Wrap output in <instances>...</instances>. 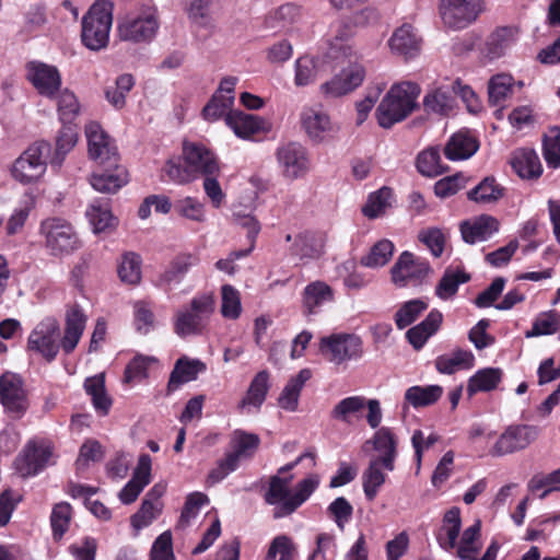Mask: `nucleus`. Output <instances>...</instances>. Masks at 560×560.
<instances>
[{
    "label": "nucleus",
    "mask_w": 560,
    "mask_h": 560,
    "mask_svg": "<svg viewBox=\"0 0 560 560\" xmlns=\"http://www.w3.org/2000/svg\"><path fill=\"white\" fill-rule=\"evenodd\" d=\"M420 92V86L411 81L393 84L376 109L378 125L388 129L406 119L417 108Z\"/></svg>",
    "instance_id": "nucleus-1"
},
{
    "label": "nucleus",
    "mask_w": 560,
    "mask_h": 560,
    "mask_svg": "<svg viewBox=\"0 0 560 560\" xmlns=\"http://www.w3.org/2000/svg\"><path fill=\"white\" fill-rule=\"evenodd\" d=\"M213 293H202L194 296L189 307L179 310L174 317V331L180 338L201 335L210 316L214 312Z\"/></svg>",
    "instance_id": "nucleus-2"
},
{
    "label": "nucleus",
    "mask_w": 560,
    "mask_h": 560,
    "mask_svg": "<svg viewBox=\"0 0 560 560\" xmlns=\"http://www.w3.org/2000/svg\"><path fill=\"white\" fill-rule=\"evenodd\" d=\"M113 23L112 5L106 1L95 2L82 19V43L91 50L107 46Z\"/></svg>",
    "instance_id": "nucleus-3"
},
{
    "label": "nucleus",
    "mask_w": 560,
    "mask_h": 560,
    "mask_svg": "<svg viewBox=\"0 0 560 560\" xmlns=\"http://www.w3.org/2000/svg\"><path fill=\"white\" fill-rule=\"evenodd\" d=\"M39 234L44 237L48 254L54 257L69 255L81 245L71 223L61 218L52 217L42 221Z\"/></svg>",
    "instance_id": "nucleus-4"
},
{
    "label": "nucleus",
    "mask_w": 560,
    "mask_h": 560,
    "mask_svg": "<svg viewBox=\"0 0 560 560\" xmlns=\"http://www.w3.org/2000/svg\"><path fill=\"white\" fill-rule=\"evenodd\" d=\"M50 150V144L46 141H36L31 144L14 161L11 167L12 177L23 185L38 182L46 173Z\"/></svg>",
    "instance_id": "nucleus-5"
},
{
    "label": "nucleus",
    "mask_w": 560,
    "mask_h": 560,
    "mask_svg": "<svg viewBox=\"0 0 560 560\" xmlns=\"http://www.w3.org/2000/svg\"><path fill=\"white\" fill-rule=\"evenodd\" d=\"M275 155L280 173L285 179L303 178L311 170L308 150L300 142L282 143L277 148Z\"/></svg>",
    "instance_id": "nucleus-6"
},
{
    "label": "nucleus",
    "mask_w": 560,
    "mask_h": 560,
    "mask_svg": "<svg viewBox=\"0 0 560 560\" xmlns=\"http://www.w3.org/2000/svg\"><path fill=\"white\" fill-rule=\"evenodd\" d=\"M0 402L10 418L21 419L30 407L22 378L12 372L0 376Z\"/></svg>",
    "instance_id": "nucleus-7"
},
{
    "label": "nucleus",
    "mask_w": 560,
    "mask_h": 560,
    "mask_svg": "<svg viewBox=\"0 0 560 560\" xmlns=\"http://www.w3.org/2000/svg\"><path fill=\"white\" fill-rule=\"evenodd\" d=\"M431 271L425 259L416 257L410 252L401 253L390 269L392 280L399 288L421 283Z\"/></svg>",
    "instance_id": "nucleus-8"
},
{
    "label": "nucleus",
    "mask_w": 560,
    "mask_h": 560,
    "mask_svg": "<svg viewBox=\"0 0 560 560\" xmlns=\"http://www.w3.org/2000/svg\"><path fill=\"white\" fill-rule=\"evenodd\" d=\"M159 28L156 9L148 7L138 15L125 19L118 25L119 36L122 40L133 43L151 40Z\"/></svg>",
    "instance_id": "nucleus-9"
},
{
    "label": "nucleus",
    "mask_w": 560,
    "mask_h": 560,
    "mask_svg": "<svg viewBox=\"0 0 560 560\" xmlns=\"http://www.w3.org/2000/svg\"><path fill=\"white\" fill-rule=\"evenodd\" d=\"M89 158L98 165L112 166L118 161L117 147L96 121L85 126Z\"/></svg>",
    "instance_id": "nucleus-10"
},
{
    "label": "nucleus",
    "mask_w": 560,
    "mask_h": 560,
    "mask_svg": "<svg viewBox=\"0 0 560 560\" xmlns=\"http://www.w3.org/2000/svg\"><path fill=\"white\" fill-rule=\"evenodd\" d=\"M481 12V0H441L440 14L443 23L454 30L470 25Z\"/></svg>",
    "instance_id": "nucleus-11"
},
{
    "label": "nucleus",
    "mask_w": 560,
    "mask_h": 560,
    "mask_svg": "<svg viewBox=\"0 0 560 560\" xmlns=\"http://www.w3.org/2000/svg\"><path fill=\"white\" fill-rule=\"evenodd\" d=\"M362 341L350 334H334L324 337L319 342V351L330 361L340 364L361 354Z\"/></svg>",
    "instance_id": "nucleus-12"
},
{
    "label": "nucleus",
    "mask_w": 560,
    "mask_h": 560,
    "mask_svg": "<svg viewBox=\"0 0 560 560\" xmlns=\"http://www.w3.org/2000/svg\"><path fill=\"white\" fill-rule=\"evenodd\" d=\"M59 323L55 317H46L40 320L28 337V348L39 352L47 361H52L59 347Z\"/></svg>",
    "instance_id": "nucleus-13"
},
{
    "label": "nucleus",
    "mask_w": 560,
    "mask_h": 560,
    "mask_svg": "<svg viewBox=\"0 0 560 560\" xmlns=\"http://www.w3.org/2000/svg\"><path fill=\"white\" fill-rule=\"evenodd\" d=\"M539 435V428L520 424L509 427L498 439L491 454L502 456L526 448Z\"/></svg>",
    "instance_id": "nucleus-14"
},
{
    "label": "nucleus",
    "mask_w": 560,
    "mask_h": 560,
    "mask_svg": "<svg viewBox=\"0 0 560 560\" xmlns=\"http://www.w3.org/2000/svg\"><path fill=\"white\" fill-rule=\"evenodd\" d=\"M351 23L352 21L343 18L334 26V33L329 39L328 48L325 54L328 60L337 63L357 60V52L350 43L355 33Z\"/></svg>",
    "instance_id": "nucleus-15"
},
{
    "label": "nucleus",
    "mask_w": 560,
    "mask_h": 560,
    "mask_svg": "<svg viewBox=\"0 0 560 560\" xmlns=\"http://www.w3.org/2000/svg\"><path fill=\"white\" fill-rule=\"evenodd\" d=\"M26 78L44 97L55 98L61 89V74L51 65L31 61L26 65Z\"/></svg>",
    "instance_id": "nucleus-16"
},
{
    "label": "nucleus",
    "mask_w": 560,
    "mask_h": 560,
    "mask_svg": "<svg viewBox=\"0 0 560 560\" xmlns=\"http://www.w3.org/2000/svg\"><path fill=\"white\" fill-rule=\"evenodd\" d=\"M349 66L331 80L320 85L322 93L327 97H339L360 86L365 78V69L357 60L348 61Z\"/></svg>",
    "instance_id": "nucleus-17"
},
{
    "label": "nucleus",
    "mask_w": 560,
    "mask_h": 560,
    "mask_svg": "<svg viewBox=\"0 0 560 560\" xmlns=\"http://www.w3.org/2000/svg\"><path fill=\"white\" fill-rule=\"evenodd\" d=\"M300 121L307 137L316 143L325 141L336 130L330 116L320 106L304 107L300 115Z\"/></svg>",
    "instance_id": "nucleus-18"
},
{
    "label": "nucleus",
    "mask_w": 560,
    "mask_h": 560,
    "mask_svg": "<svg viewBox=\"0 0 560 560\" xmlns=\"http://www.w3.org/2000/svg\"><path fill=\"white\" fill-rule=\"evenodd\" d=\"M183 156L196 178L198 175L211 176L219 173L220 167L215 155L201 143L184 142Z\"/></svg>",
    "instance_id": "nucleus-19"
},
{
    "label": "nucleus",
    "mask_w": 560,
    "mask_h": 560,
    "mask_svg": "<svg viewBox=\"0 0 560 560\" xmlns=\"http://www.w3.org/2000/svg\"><path fill=\"white\" fill-rule=\"evenodd\" d=\"M422 39L411 24L397 27L389 37L387 45L392 55L408 61L419 56Z\"/></svg>",
    "instance_id": "nucleus-20"
},
{
    "label": "nucleus",
    "mask_w": 560,
    "mask_h": 560,
    "mask_svg": "<svg viewBox=\"0 0 560 560\" xmlns=\"http://www.w3.org/2000/svg\"><path fill=\"white\" fill-rule=\"evenodd\" d=\"M51 455L50 448L30 441L14 460L16 471L24 478L38 474Z\"/></svg>",
    "instance_id": "nucleus-21"
},
{
    "label": "nucleus",
    "mask_w": 560,
    "mask_h": 560,
    "mask_svg": "<svg viewBox=\"0 0 560 560\" xmlns=\"http://www.w3.org/2000/svg\"><path fill=\"white\" fill-rule=\"evenodd\" d=\"M225 122L242 139H250L256 135L267 133L271 129V124L266 119L243 112L229 113Z\"/></svg>",
    "instance_id": "nucleus-22"
},
{
    "label": "nucleus",
    "mask_w": 560,
    "mask_h": 560,
    "mask_svg": "<svg viewBox=\"0 0 560 560\" xmlns=\"http://www.w3.org/2000/svg\"><path fill=\"white\" fill-rule=\"evenodd\" d=\"M86 322L88 316L79 305L74 304L67 308L65 315V331L60 341L65 353L69 354L75 349L83 335Z\"/></svg>",
    "instance_id": "nucleus-23"
},
{
    "label": "nucleus",
    "mask_w": 560,
    "mask_h": 560,
    "mask_svg": "<svg viewBox=\"0 0 560 560\" xmlns=\"http://www.w3.org/2000/svg\"><path fill=\"white\" fill-rule=\"evenodd\" d=\"M151 480V457L142 454L139 457L138 465L135 469L132 478L120 490L119 499L124 504L135 502L145 486Z\"/></svg>",
    "instance_id": "nucleus-24"
},
{
    "label": "nucleus",
    "mask_w": 560,
    "mask_h": 560,
    "mask_svg": "<svg viewBox=\"0 0 560 560\" xmlns=\"http://www.w3.org/2000/svg\"><path fill=\"white\" fill-rule=\"evenodd\" d=\"M369 442L372 443L373 448L378 453V456L375 458L383 462L384 468L387 471H393L395 469L398 444L397 436L393 430L388 427H381Z\"/></svg>",
    "instance_id": "nucleus-25"
},
{
    "label": "nucleus",
    "mask_w": 560,
    "mask_h": 560,
    "mask_svg": "<svg viewBox=\"0 0 560 560\" xmlns=\"http://www.w3.org/2000/svg\"><path fill=\"white\" fill-rule=\"evenodd\" d=\"M206 370V364L199 359L179 358L174 365L167 383V393L177 390L183 384L195 381L199 373Z\"/></svg>",
    "instance_id": "nucleus-26"
},
{
    "label": "nucleus",
    "mask_w": 560,
    "mask_h": 560,
    "mask_svg": "<svg viewBox=\"0 0 560 560\" xmlns=\"http://www.w3.org/2000/svg\"><path fill=\"white\" fill-rule=\"evenodd\" d=\"M499 230V222L491 215H480L460 224V233L466 243L475 244L490 238Z\"/></svg>",
    "instance_id": "nucleus-27"
},
{
    "label": "nucleus",
    "mask_w": 560,
    "mask_h": 560,
    "mask_svg": "<svg viewBox=\"0 0 560 560\" xmlns=\"http://www.w3.org/2000/svg\"><path fill=\"white\" fill-rule=\"evenodd\" d=\"M103 172H94L91 175L90 183L92 187L103 194H115L128 183L127 171L115 163L107 166Z\"/></svg>",
    "instance_id": "nucleus-28"
},
{
    "label": "nucleus",
    "mask_w": 560,
    "mask_h": 560,
    "mask_svg": "<svg viewBox=\"0 0 560 560\" xmlns=\"http://www.w3.org/2000/svg\"><path fill=\"white\" fill-rule=\"evenodd\" d=\"M514 172L523 179H537L542 174V165L534 149L516 150L511 160Z\"/></svg>",
    "instance_id": "nucleus-29"
},
{
    "label": "nucleus",
    "mask_w": 560,
    "mask_h": 560,
    "mask_svg": "<svg viewBox=\"0 0 560 560\" xmlns=\"http://www.w3.org/2000/svg\"><path fill=\"white\" fill-rule=\"evenodd\" d=\"M293 476L280 477L279 475L272 476L269 481V488L265 494V501L275 505L273 517L281 518L285 515H280L283 505L292 500V492L290 490V483Z\"/></svg>",
    "instance_id": "nucleus-30"
},
{
    "label": "nucleus",
    "mask_w": 560,
    "mask_h": 560,
    "mask_svg": "<svg viewBox=\"0 0 560 560\" xmlns=\"http://www.w3.org/2000/svg\"><path fill=\"white\" fill-rule=\"evenodd\" d=\"M462 528L460 510L456 506L445 512L436 539L442 549H455Z\"/></svg>",
    "instance_id": "nucleus-31"
},
{
    "label": "nucleus",
    "mask_w": 560,
    "mask_h": 560,
    "mask_svg": "<svg viewBox=\"0 0 560 560\" xmlns=\"http://www.w3.org/2000/svg\"><path fill=\"white\" fill-rule=\"evenodd\" d=\"M442 319V313L438 310H432L420 324L407 331L408 341L416 350H420L427 340L439 330Z\"/></svg>",
    "instance_id": "nucleus-32"
},
{
    "label": "nucleus",
    "mask_w": 560,
    "mask_h": 560,
    "mask_svg": "<svg viewBox=\"0 0 560 560\" xmlns=\"http://www.w3.org/2000/svg\"><path fill=\"white\" fill-rule=\"evenodd\" d=\"M478 150V142L468 131L454 133L445 145L444 153L448 160H466Z\"/></svg>",
    "instance_id": "nucleus-33"
},
{
    "label": "nucleus",
    "mask_w": 560,
    "mask_h": 560,
    "mask_svg": "<svg viewBox=\"0 0 560 560\" xmlns=\"http://www.w3.org/2000/svg\"><path fill=\"white\" fill-rule=\"evenodd\" d=\"M334 300L332 289L323 281L307 284L303 291V307L308 315L317 314L318 310Z\"/></svg>",
    "instance_id": "nucleus-34"
},
{
    "label": "nucleus",
    "mask_w": 560,
    "mask_h": 560,
    "mask_svg": "<svg viewBox=\"0 0 560 560\" xmlns=\"http://www.w3.org/2000/svg\"><path fill=\"white\" fill-rule=\"evenodd\" d=\"M481 522L477 520L471 526L467 527L462 536L459 541L455 547L456 557L459 560H475L477 555L481 550Z\"/></svg>",
    "instance_id": "nucleus-35"
},
{
    "label": "nucleus",
    "mask_w": 560,
    "mask_h": 560,
    "mask_svg": "<svg viewBox=\"0 0 560 560\" xmlns=\"http://www.w3.org/2000/svg\"><path fill=\"white\" fill-rule=\"evenodd\" d=\"M269 387L268 371L264 370L258 372L252 380L245 396L240 401L238 407L241 409L255 408L256 410H259L266 400Z\"/></svg>",
    "instance_id": "nucleus-36"
},
{
    "label": "nucleus",
    "mask_w": 560,
    "mask_h": 560,
    "mask_svg": "<svg viewBox=\"0 0 560 560\" xmlns=\"http://www.w3.org/2000/svg\"><path fill=\"white\" fill-rule=\"evenodd\" d=\"M518 30L513 26L497 28L487 40V56L490 59L502 57L516 42Z\"/></svg>",
    "instance_id": "nucleus-37"
},
{
    "label": "nucleus",
    "mask_w": 560,
    "mask_h": 560,
    "mask_svg": "<svg viewBox=\"0 0 560 560\" xmlns=\"http://www.w3.org/2000/svg\"><path fill=\"white\" fill-rule=\"evenodd\" d=\"M311 376V371L303 369L287 383L278 398V404L282 409L288 411H295L298 409L300 393Z\"/></svg>",
    "instance_id": "nucleus-38"
},
{
    "label": "nucleus",
    "mask_w": 560,
    "mask_h": 560,
    "mask_svg": "<svg viewBox=\"0 0 560 560\" xmlns=\"http://www.w3.org/2000/svg\"><path fill=\"white\" fill-rule=\"evenodd\" d=\"M77 142V127L72 124L62 122V127L56 137L55 152L50 159V164L60 167L66 155L75 147Z\"/></svg>",
    "instance_id": "nucleus-39"
},
{
    "label": "nucleus",
    "mask_w": 560,
    "mask_h": 560,
    "mask_svg": "<svg viewBox=\"0 0 560 560\" xmlns=\"http://www.w3.org/2000/svg\"><path fill=\"white\" fill-rule=\"evenodd\" d=\"M455 100L451 88L440 86L429 91L423 98V107L428 113L447 115L454 108Z\"/></svg>",
    "instance_id": "nucleus-40"
},
{
    "label": "nucleus",
    "mask_w": 560,
    "mask_h": 560,
    "mask_svg": "<svg viewBox=\"0 0 560 560\" xmlns=\"http://www.w3.org/2000/svg\"><path fill=\"white\" fill-rule=\"evenodd\" d=\"M259 443L260 439L257 434L235 431L231 442L233 451L226 455L238 465L241 460L250 458L254 455Z\"/></svg>",
    "instance_id": "nucleus-41"
},
{
    "label": "nucleus",
    "mask_w": 560,
    "mask_h": 560,
    "mask_svg": "<svg viewBox=\"0 0 560 560\" xmlns=\"http://www.w3.org/2000/svg\"><path fill=\"white\" fill-rule=\"evenodd\" d=\"M503 372L499 368H486L477 371L467 384V393L471 397L478 392H490L497 388Z\"/></svg>",
    "instance_id": "nucleus-42"
},
{
    "label": "nucleus",
    "mask_w": 560,
    "mask_h": 560,
    "mask_svg": "<svg viewBox=\"0 0 560 560\" xmlns=\"http://www.w3.org/2000/svg\"><path fill=\"white\" fill-rule=\"evenodd\" d=\"M475 357L468 350L457 349L448 354L435 359V368L442 374H453L462 369H470L474 365Z\"/></svg>",
    "instance_id": "nucleus-43"
},
{
    "label": "nucleus",
    "mask_w": 560,
    "mask_h": 560,
    "mask_svg": "<svg viewBox=\"0 0 560 560\" xmlns=\"http://www.w3.org/2000/svg\"><path fill=\"white\" fill-rule=\"evenodd\" d=\"M84 388L91 396L95 410L101 415L105 416L108 413L112 407V399L107 395L105 389V378L103 374L88 377L84 382Z\"/></svg>",
    "instance_id": "nucleus-44"
},
{
    "label": "nucleus",
    "mask_w": 560,
    "mask_h": 560,
    "mask_svg": "<svg viewBox=\"0 0 560 560\" xmlns=\"http://www.w3.org/2000/svg\"><path fill=\"white\" fill-rule=\"evenodd\" d=\"M394 194L389 187H382L369 195L366 203L362 208V213L369 219H376L385 214L386 210L392 208Z\"/></svg>",
    "instance_id": "nucleus-45"
},
{
    "label": "nucleus",
    "mask_w": 560,
    "mask_h": 560,
    "mask_svg": "<svg viewBox=\"0 0 560 560\" xmlns=\"http://www.w3.org/2000/svg\"><path fill=\"white\" fill-rule=\"evenodd\" d=\"M469 280L470 276L464 270L446 268L435 288V294L441 300H448L457 293L459 284Z\"/></svg>",
    "instance_id": "nucleus-46"
},
{
    "label": "nucleus",
    "mask_w": 560,
    "mask_h": 560,
    "mask_svg": "<svg viewBox=\"0 0 560 560\" xmlns=\"http://www.w3.org/2000/svg\"><path fill=\"white\" fill-rule=\"evenodd\" d=\"M443 394L440 385L411 386L405 393V400L413 408L427 407L436 402Z\"/></svg>",
    "instance_id": "nucleus-47"
},
{
    "label": "nucleus",
    "mask_w": 560,
    "mask_h": 560,
    "mask_svg": "<svg viewBox=\"0 0 560 560\" xmlns=\"http://www.w3.org/2000/svg\"><path fill=\"white\" fill-rule=\"evenodd\" d=\"M504 188L493 177L483 178L475 188L468 191L469 200L477 203H493L503 197Z\"/></svg>",
    "instance_id": "nucleus-48"
},
{
    "label": "nucleus",
    "mask_w": 560,
    "mask_h": 560,
    "mask_svg": "<svg viewBox=\"0 0 560 560\" xmlns=\"http://www.w3.org/2000/svg\"><path fill=\"white\" fill-rule=\"evenodd\" d=\"M383 470H386L384 468L383 462H380L377 458H372L368 468L363 472V490L365 497L370 501L374 500L378 489L384 485L386 480V476Z\"/></svg>",
    "instance_id": "nucleus-49"
},
{
    "label": "nucleus",
    "mask_w": 560,
    "mask_h": 560,
    "mask_svg": "<svg viewBox=\"0 0 560 560\" xmlns=\"http://www.w3.org/2000/svg\"><path fill=\"white\" fill-rule=\"evenodd\" d=\"M514 79L506 73L493 75L488 83L489 102L494 106L502 105L513 94Z\"/></svg>",
    "instance_id": "nucleus-50"
},
{
    "label": "nucleus",
    "mask_w": 560,
    "mask_h": 560,
    "mask_svg": "<svg viewBox=\"0 0 560 560\" xmlns=\"http://www.w3.org/2000/svg\"><path fill=\"white\" fill-rule=\"evenodd\" d=\"M86 217L95 233L104 232L114 225V218L106 200H94L86 210Z\"/></svg>",
    "instance_id": "nucleus-51"
},
{
    "label": "nucleus",
    "mask_w": 560,
    "mask_h": 560,
    "mask_svg": "<svg viewBox=\"0 0 560 560\" xmlns=\"http://www.w3.org/2000/svg\"><path fill=\"white\" fill-rule=\"evenodd\" d=\"M319 485V478L316 475H312L302 481H300L294 492H292V500L287 502L280 515H290L292 514L299 506H301L310 495L315 491V489Z\"/></svg>",
    "instance_id": "nucleus-52"
},
{
    "label": "nucleus",
    "mask_w": 560,
    "mask_h": 560,
    "mask_svg": "<svg viewBox=\"0 0 560 560\" xmlns=\"http://www.w3.org/2000/svg\"><path fill=\"white\" fill-rule=\"evenodd\" d=\"M365 408V397L349 396L341 399L330 411L335 420L351 423V418L358 416Z\"/></svg>",
    "instance_id": "nucleus-53"
},
{
    "label": "nucleus",
    "mask_w": 560,
    "mask_h": 560,
    "mask_svg": "<svg viewBox=\"0 0 560 560\" xmlns=\"http://www.w3.org/2000/svg\"><path fill=\"white\" fill-rule=\"evenodd\" d=\"M241 293L231 284L221 288V314L224 318L235 320L242 314Z\"/></svg>",
    "instance_id": "nucleus-54"
},
{
    "label": "nucleus",
    "mask_w": 560,
    "mask_h": 560,
    "mask_svg": "<svg viewBox=\"0 0 560 560\" xmlns=\"http://www.w3.org/2000/svg\"><path fill=\"white\" fill-rule=\"evenodd\" d=\"M394 244L388 240H382L373 245L370 253L361 257L360 264L368 268L385 266L392 258Z\"/></svg>",
    "instance_id": "nucleus-55"
},
{
    "label": "nucleus",
    "mask_w": 560,
    "mask_h": 560,
    "mask_svg": "<svg viewBox=\"0 0 560 560\" xmlns=\"http://www.w3.org/2000/svg\"><path fill=\"white\" fill-rule=\"evenodd\" d=\"M542 155L551 168L560 167V128L553 127L545 133L542 139Z\"/></svg>",
    "instance_id": "nucleus-56"
},
{
    "label": "nucleus",
    "mask_w": 560,
    "mask_h": 560,
    "mask_svg": "<svg viewBox=\"0 0 560 560\" xmlns=\"http://www.w3.org/2000/svg\"><path fill=\"white\" fill-rule=\"evenodd\" d=\"M119 279L128 284H138L141 280V258L135 253H126L118 266Z\"/></svg>",
    "instance_id": "nucleus-57"
},
{
    "label": "nucleus",
    "mask_w": 560,
    "mask_h": 560,
    "mask_svg": "<svg viewBox=\"0 0 560 560\" xmlns=\"http://www.w3.org/2000/svg\"><path fill=\"white\" fill-rule=\"evenodd\" d=\"M428 303L423 300L416 299L404 303L395 314V323L399 329H404L411 325L425 310Z\"/></svg>",
    "instance_id": "nucleus-58"
},
{
    "label": "nucleus",
    "mask_w": 560,
    "mask_h": 560,
    "mask_svg": "<svg viewBox=\"0 0 560 560\" xmlns=\"http://www.w3.org/2000/svg\"><path fill=\"white\" fill-rule=\"evenodd\" d=\"M418 171L427 177L441 175L445 168L441 163L440 152L435 148L422 151L417 158Z\"/></svg>",
    "instance_id": "nucleus-59"
},
{
    "label": "nucleus",
    "mask_w": 560,
    "mask_h": 560,
    "mask_svg": "<svg viewBox=\"0 0 560 560\" xmlns=\"http://www.w3.org/2000/svg\"><path fill=\"white\" fill-rule=\"evenodd\" d=\"M55 98H57L60 120L62 122L71 124L80 110V104L77 96L70 90L63 89L57 92V96Z\"/></svg>",
    "instance_id": "nucleus-60"
},
{
    "label": "nucleus",
    "mask_w": 560,
    "mask_h": 560,
    "mask_svg": "<svg viewBox=\"0 0 560 560\" xmlns=\"http://www.w3.org/2000/svg\"><path fill=\"white\" fill-rule=\"evenodd\" d=\"M133 325L141 335H148L155 326V316L150 303L137 301L133 303Z\"/></svg>",
    "instance_id": "nucleus-61"
},
{
    "label": "nucleus",
    "mask_w": 560,
    "mask_h": 560,
    "mask_svg": "<svg viewBox=\"0 0 560 560\" xmlns=\"http://www.w3.org/2000/svg\"><path fill=\"white\" fill-rule=\"evenodd\" d=\"M296 8L292 4H283L271 11L265 19L266 28L279 32L287 28L296 15Z\"/></svg>",
    "instance_id": "nucleus-62"
},
{
    "label": "nucleus",
    "mask_w": 560,
    "mask_h": 560,
    "mask_svg": "<svg viewBox=\"0 0 560 560\" xmlns=\"http://www.w3.org/2000/svg\"><path fill=\"white\" fill-rule=\"evenodd\" d=\"M174 210L177 215L184 219L198 223L206 221L205 205L194 197H185L177 200L174 205Z\"/></svg>",
    "instance_id": "nucleus-63"
},
{
    "label": "nucleus",
    "mask_w": 560,
    "mask_h": 560,
    "mask_svg": "<svg viewBox=\"0 0 560 560\" xmlns=\"http://www.w3.org/2000/svg\"><path fill=\"white\" fill-rule=\"evenodd\" d=\"M72 517V508L67 502L57 503L50 515L55 539H60L68 530Z\"/></svg>",
    "instance_id": "nucleus-64"
}]
</instances>
